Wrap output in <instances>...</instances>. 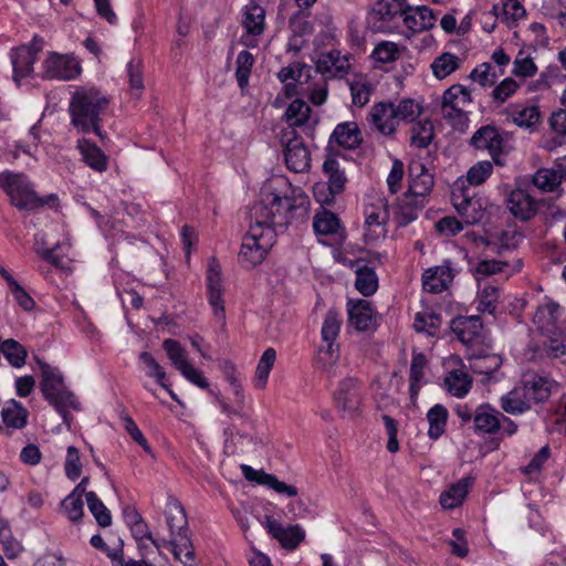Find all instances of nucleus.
<instances>
[{"mask_svg":"<svg viewBox=\"0 0 566 566\" xmlns=\"http://www.w3.org/2000/svg\"><path fill=\"white\" fill-rule=\"evenodd\" d=\"M308 197L301 189L281 196L266 186L260 199L250 209V229L243 238L239 261L247 268L260 264L283 230L296 217L307 213Z\"/></svg>","mask_w":566,"mask_h":566,"instance_id":"f257e3e1","label":"nucleus"},{"mask_svg":"<svg viewBox=\"0 0 566 566\" xmlns=\"http://www.w3.org/2000/svg\"><path fill=\"white\" fill-rule=\"evenodd\" d=\"M109 99L96 88H77L70 102L71 124L81 133L103 137L101 123Z\"/></svg>","mask_w":566,"mask_h":566,"instance_id":"f03ea898","label":"nucleus"},{"mask_svg":"<svg viewBox=\"0 0 566 566\" xmlns=\"http://www.w3.org/2000/svg\"><path fill=\"white\" fill-rule=\"evenodd\" d=\"M41 370L40 388L50 405L62 416L63 422L70 428L72 416L66 410L67 407L75 410L80 409V403L73 392L64 389L63 376L56 368L46 363H39Z\"/></svg>","mask_w":566,"mask_h":566,"instance_id":"7ed1b4c3","label":"nucleus"},{"mask_svg":"<svg viewBox=\"0 0 566 566\" xmlns=\"http://www.w3.org/2000/svg\"><path fill=\"white\" fill-rule=\"evenodd\" d=\"M0 188L3 189L11 203L19 210L30 211L44 205L24 174H14L9 170L0 172Z\"/></svg>","mask_w":566,"mask_h":566,"instance_id":"20e7f679","label":"nucleus"},{"mask_svg":"<svg viewBox=\"0 0 566 566\" xmlns=\"http://www.w3.org/2000/svg\"><path fill=\"white\" fill-rule=\"evenodd\" d=\"M452 205L464 224L472 226L483 220L489 201L486 198L471 195L469 189L459 187L452 191Z\"/></svg>","mask_w":566,"mask_h":566,"instance_id":"39448f33","label":"nucleus"},{"mask_svg":"<svg viewBox=\"0 0 566 566\" xmlns=\"http://www.w3.org/2000/svg\"><path fill=\"white\" fill-rule=\"evenodd\" d=\"M336 408L343 417L354 418L360 413L363 403V385L353 377L343 379L334 392Z\"/></svg>","mask_w":566,"mask_h":566,"instance_id":"423d86ee","label":"nucleus"},{"mask_svg":"<svg viewBox=\"0 0 566 566\" xmlns=\"http://www.w3.org/2000/svg\"><path fill=\"white\" fill-rule=\"evenodd\" d=\"M433 176L420 161L409 165V188L406 193V205L413 203L416 210L422 209L426 197L433 187Z\"/></svg>","mask_w":566,"mask_h":566,"instance_id":"0eeeda50","label":"nucleus"},{"mask_svg":"<svg viewBox=\"0 0 566 566\" xmlns=\"http://www.w3.org/2000/svg\"><path fill=\"white\" fill-rule=\"evenodd\" d=\"M405 2H375L368 12L367 24L373 31L390 32L401 24Z\"/></svg>","mask_w":566,"mask_h":566,"instance_id":"6e6552de","label":"nucleus"},{"mask_svg":"<svg viewBox=\"0 0 566 566\" xmlns=\"http://www.w3.org/2000/svg\"><path fill=\"white\" fill-rule=\"evenodd\" d=\"M323 172L327 178L328 196L321 198V191L324 190V184L314 186V196L323 205H332L335 196L344 191L347 178L345 171L340 168L339 161L333 156H328L323 164Z\"/></svg>","mask_w":566,"mask_h":566,"instance_id":"1a4fd4ad","label":"nucleus"},{"mask_svg":"<svg viewBox=\"0 0 566 566\" xmlns=\"http://www.w3.org/2000/svg\"><path fill=\"white\" fill-rule=\"evenodd\" d=\"M163 348L166 350L175 368L178 369L187 380L202 389L209 387V382L203 377L202 373L187 360L186 350L181 347L179 342L171 338L165 339Z\"/></svg>","mask_w":566,"mask_h":566,"instance_id":"9d476101","label":"nucleus"},{"mask_svg":"<svg viewBox=\"0 0 566 566\" xmlns=\"http://www.w3.org/2000/svg\"><path fill=\"white\" fill-rule=\"evenodd\" d=\"M42 77L45 80L70 81L80 75V63L71 55L50 53L42 66Z\"/></svg>","mask_w":566,"mask_h":566,"instance_id":"9b49d317","label":"nucleus"},{"mask_svg":"<svg viewBox=\"0 0 566 566\" xmlns=\"http://www.w3.org/2000/svg\"><path fill=\"white\" fill-rule=\"evenodd\" d=\"M291 134L292 137L283 139L286 167L294 172L307 171L311 168L310 150L302 137L295 135L294 130Z\"/></svg>","mask_w":566,"mask_h":566,"instance_id":"f8f14e48","label":"nucleus"},{"mask_svg":"<svg viewBox=\"0 0 566 566\" xmlns=\"http://www.w3.org/2000/svg\"><path fill=\"white\" fill-rule=\"evenodd\" d=\"M521 385L525 389L531 405L547 401L553 390L557 387L554 379L538 374H525Z\"/></svg>","mask_w":566,"mask_h":566,"instance_id":"ddd939ff","label":"nucleus"},{"mask_svg":"<svg viewBox=\"0 0 566 566\" xmlns=\"http://www.w3.org/2000/svg\"><path fill=\"white\" fill-rule=\"evenodd\" d=\"M451 329L464 345L480 344L483 340V324L478 315L455 317L452 319Z\"/></svg>","mask_w":566,"mask_h":566,"instance_id":"4468645a","label":"nucleus"},{"mask_svg":"<svg viewBox=\"0 0 566 566\" xmlns=\"http://www.w3.org/2000/svg\"><path fill=\"white\" fill-rule=\"evenodd\" d=\"M264 526L269 534L277 539L284 548L295 549L305 538V533L300 525L284 527L271 516H265Z\"/></svg>","mask_w":566,"mask_h":566,"instance_id":"2eb2a0df","label":"nucleus"},{"mask_svg":"<svg viewBox=\"0 0 566 566\" xmlns=\"http://www.w3.org/2000/svg\"><path fill=\"white\" fill-rule=\"evenodd\" d=\"M503 137L495 126L486 125L479 128L471 137V145L478 149H488L496 164L497 157L503 153Z\"/></svg>","mask_w":566,"mask_h":566,"instance_id":"dca6fc26","label":"nucleus"},{"mask_svg":"<svg viewBox=\"0 0 566 566\" xmlns=\"http://www.w3.org/2000/svg\"><path fill=\"white\" fill-rule=\"evenodd\" d=\"M510 212L522 221H527L537 212V201L524 189L512 190L506 199Z\"/></svg>","mask_w":566,"mask_h":566,"instance_id":"f3484780","label":"nucleus"},{"mask_svg":"<svg viewBox=\"0 0 566 566\" xmlns=\"http://www.w3.org/2000/svg\"><path fill=\"white\" fill-rule=\"evenodd\" d=\"M472 102L471 92L462 85H452L442 95L441 108L446 117H452L453 113L461 116L467 105Z\"/></svg>","mask_w":566,"mask_h":566,"instance_id":"a211bd4d","label":"nucleus"},{"mask_svg":"<svg viewBox=\"0 0 566 566\" xmlns=\"http://www.w3.org/2000/svg\"><path fill=\"white\" fill-rule=\"evenodd\" d=\"M522 240V233L514 229L493 232L480 238V242L485 249L496 254H502L505 251L517 248Z\"/></svg>","mask_w":566,"mask_h":566,"instance_id":"6ab92c4d","label":"nucleus"},{"mask_svg":"<svg viewBox=\"0 0 566 566\" xmlns=\"http://www.w3.org/2000/svg\"><path fill=\"white\" fill-rule=\"evenodd\" d=\"M369 117L374 128L385 136L392 135L399 124L392 108V102L377 103L371 107Z\"/></svg>","mask_w":566,"mask_h":566,"instance_id":"aec40b11","label":"nucleus"},{"mask_svg":"<svg viewBox=\"0 0 566 566\" xmlns=\"http://www.w3.org/2000/svg\"><path fill=\"white\" fill-rule=\"evenodd\" d=\"M501 417L503 413L491 405H480L474 409L473 428L480 433L495 434L501 430Z\"/></svg>","mask_w":566,"mask_h":566,"instance_id":"412c9836","label":"nucleus"},{"mask_svg":"<svg viewBox=\"0 0 566 566\" xmlns=\"http://www.w3.org/2000/svg\"><path fill=\"white\" fill-rule=\"evenodd\" d=\"M434 21L432 11L426 6L403 8L401 24L415 33L432 28Z\"/></svg>","mask_w":566,"mask_h":566,"instance_id":"4be33fe9","label":"nucleus"},{"mask_svg":"<svg viewBox=\"0 0 566 566\" xmlns=\"http://www.w3.org/2000/svg\"><path fill=\"white\" fill-rule=\"evenodd\" d=\"M328 143H335L345 149H356L363 143L361 132L357 123L344 122L336 125Z\"/></svg>","mask_w":566,"mask_h":566,"instance_id":"5701e85b","label":"nucleus"},{"mask_svg":"<svg viewBox=\"0 0 566 566\" xmlns=\"http://www.w3.org/2000/svg\"><path fill=\"white\" fill-rule=\"evenodd\" d=\"M453 270L449 264L428 269L422 276L423 290L430 293H441L453 280Z\"/></svg>","mask_w":566,"mask_h":566,"instance_id":"b1692460","label":"nucleus"},{"mask_svg":"<svg viewBox=\"0 0 566 566\" xmlns=\"http://www.w3.org/2000/svg\"><path fill=\"white\" fill-rule=\"evenodd\" d=\"M469 368L474 374L486 376V380L493 379L492 375L497 371L502 364V357L497 354H472L468 357Z\"/></svg>","mask_w":566,"mask_h":566,"instance_id":"393cba45","label":"nucleus"},{"mask_svg":"<svg viewBox=\"0 0 566 566\" xmlns=\"http://www.w3.org/2000/svg\"><path fill=\"white\" fill-rule=\"evenodd\" d=\"M347 306L349 323L357 331L369 329L373 322V310L370 303L366 300H358L357 302H353L350 300Z\"/></svg>","mask_w":566,"mask_h":566,"instance_id":"a878e982","label":"nucleus"},{"mask_svg":"<svg viewBox=\"0 0 566 566\" xmlns=\"http://www.w3.org/2000/svg\"><path fill=\"white\" fill-rule=\"evenodd\" d=\"M501 408L510 415H522L531 409V402L522 385L501 397Z\"/></svg>","mask_w":566,"mask_h":566,"instance_id":"bb28decb","label":"nucleus"},{"mask_svg":"<svg viewBox=\"0 0 566 566\" xmlns=\"http://www.w3.org/2000/svg\"><path fill=\"white\" fill-rule=\"evenodd\" d=\"M428 360L424 354L413 353L410 370H409V391L410 399L415 403L421 387L424 385V368L427 367Z\"/></svg>","mask_w":566,"mask_h":566,"instance_id":"cd10ccee","label":"nucleus"},{"mask_svg":"<svg viewBox=\"0 0 566 566\" xmlns=\"http://www.w3.org/2000/svg\"><path fill=\"white\" fill-rule=\"evenodd\" d=\"M77 148L88 167L98 172H103L107 169V157L94 143L82 138L77 142Z\"/></svg>","mask_w":566,"mask_h":566,"instance_id":"c85d7f7f","label":"nucleus"},{"mask_svg":"<svg viewBox=\"0 0 566 566\" xmlns=\"http://www.w3.org/2000/svg\"><path fill=\"white\" fill-rule=\"evenodd\" d=\"M13 66V80L19 83L21 78L29 76L33 72L35 57L28 48H17L11 53Z\"/></svg>","mask_w":566,"mask_h":566,"instance_id":"c756f323","label":"nucleus"},{"mask_svg":"<svg viewBox=\"0 0 566 566\" xmlns=\"http://www.w3.org/2000/svg\"><path fill=\"white\" fill-rule=\"evenodd\" d=\"M166 518L171 535L187 533L188 521L185 509L174 496L168 497Z\"/></svg>","mask_w":566,"mask_h":566,"instance_id":"7c9ffc66","label":"nucleus"},{"mask_svg":"<svg viewBox=\"0 0 566 566\" xmlns=\"http://www.w3.org/2000/svg\"><path fill=\"white\" fill-rule=\"evenodd\" d=\"M242 24L251 35H260L264 31L265 9L258 2L244 7Z\"/></svg>","mask_w":566,"mask_h":566,"instance_id":"2f4dec72","label":"nucleus"},{"mask_svg":"<svg viewBox=\"0 0 566 566\" xmlns=\"http://www.w3.org/2000/svg\"><path fill=\"white\" fill-rule=\"evenodd\" d=\"M471 483L472 480L470 478H462L457 483L452 484L448 490L441 493V506L448 510L458 507L468 495Z\"/></svg>","mask_w":566,"mask_h":566,"instance_id":"473e14b6","label":"nucleus"},{"mask_svg":"<svg viewBox=\"0 0 566 566\" xmlns=\"http://www.w3.org/2000/svg\"><path fill=\"white\" fill-rule=\"evenodd\" d=\"M507 115L518 127L531 128L539 122V111L534 105H511L507 108Z\"/></svg>","mask_w":566,"mask_h":566,"instance_id":"72a5a7b5","label":"nucleus"},{"mask_svg":"<svg viewBox=\"0 0 566 566\" xmlns=\"http://www.w3.org/2000/svg\"><path fill=\"white\" fill-rule=\"evenodd\" d=\"M533 185L542 192H556L557 196L562 195V180L560 176L552 168H539L532 177Z\"/></svg>","mask_w":566,"mask_h":566,"instance_id":"f704fd0d","label":"nucleus"},{"mask_svg":"<svg viewBox=\"0 0 566 566\" xmlns=\"http://www.w3.org/2000/svg\"><path fill=\"white\" fill-rule=\"evenodd\" d=\"M28 410L17 400H10L1 411V417L7 427L22 429L28 422Z\"/></svg>","mask_w":566,"mask_h":566,"instance_id":"c9c22d12","label":"nucleus"},{"mask_svg":"<svg viewBox=\"0 0 566 566\" xmlns=\"http://www.w3.org/2000/svg\"><path fill=\"white\" fill-rule=\"evenodd\" d=\"M448 418L449 412L443 405L437 403L429 409L427 420L429 422L428 436L430 439L438 440L444 433Z\"/></svg>","mask_w":566,"mask_h":566,"instance_id":"e433bc0d","label":"nucleus"},{"mask_svg":"<svg viewBox=\"0 0 566 566\" xmlns=\"http://www.w3.org/2000/svg\"><path fill=\"white\" fill-rule=\"evenodd\" d=\"M312 109L303 99H294L286 108L284 118L290 127H302L307 124Z\"/></svg>","mask_w":566,"mask_h":566,"instance_id":"4c0bfd02","label":"nucleus"},{"mask_svg":"<svg viewBox=\"0 0 566 566\" xmlns=\"http://www.w3.org/2000/svg\"><path fill=\"white\" fill-rule=\"evenodd\" d=\"M460 65V57L452 53L444 52L433 60L431 63V70L437 78L442 80L457 71Z\"/></svg>","mask_w":566,"mask_h":566,"instance_id":"58836bf2","label":"nucleus"},{"mask_svg":"<svg viewBox=\"0 0 566 566\" xmlns=\"http://www.w3.org/2000/svg\"><path fill=\"white\" fill-rule=\"evenodd\" d=\"M313 228L318 235L334 234L339 229V219L335 213L322 209L314 217Z\"/></svg>","mask_w":566,"mask_h":566,"instance_id":"ea45409f","label":"nucleus"},{"mask_svg":"<svg viewBox=\"0 0 566 566\" xmlns=\"http://www.w3.org/2000/svg\"><path fill=\"white\" fill-rule=\"evenodd\" d=\"M355 286L364 296L373 295L378 289V277L374 269L367 265L358 268Z\"/></svg>","mask_w":566,"mask_h":566,"instance_id":"a19ab883","label":"nucleus"},{"mask_svg":"<svg viewBox=\"0 0 566 566\" xmlns=\"http://www.w3.org/2000/svg\"><path fill=\"white\" fill-rule=\"evenodd\" d=\"M434 137L433 124L431 120L417 122L411 127L410 144L418 148L428 147Z\"/></svg>","mask_w":566,"mask_h":566,"instance_id":"79ce46f5","label":"nucleus"},{"mask_svg":"<svg viewBox=\"0 0 566 566\" xmlns=\"http://www.w3.org/2000/svg\"><path fill=\"white\" fill-rule=\"evenodd\" d=\"M448 390L455 397H464L472 385L471 378L461 370H452L444 379Z\"/></svg>","mask_w":566,"mask_h":566,"instance_id":"37998d69","label":"nucleus"},{"mask_svg":"<svg viewBox=\"0 0 566 566\" xmlns=\"http://www.w3.org/2000/svg\"><path fill=\"white\" fill-rule=\"evenodd\" d=\"M86 503L90 512L93 514L99 526L107 527L112 524V516L109 510L98 499L95 492L90 491L86 494Z\"/></svg>","mask_w":566,"mask_h":566,"instance_id":"c03bdc74","label":"nucleus"},{"mask_svg":"<svg viewBox=\"0 0 566 566\" xmlns=\"http://www.w3.org/2000/svg\"><path fill=\"white\" fill-rule=\"evenodd\" d=\"M1 353L13 367L19 368L25 364V348L12 338L2 342Z\"/></svg>","mask_w":566,"mask_h":566,"instance_id":"a18cd8bd","label":"nucleus"},{"mask_svg":"<svg viewBox=\"0 0 566 566\" xmlns=\"http://www.w3.org/2000/svg\"><path fill=\"white\" fill-rule=\"evenodd\" d=\"M276 353L273 348H268L262 354L255 370V387L264 388L269 379L271 369L273 368Z\"/></svg>","mask_w":566,"mask_h":566,"instance_id":"49530a36","label":"nucleus"},{"mask_svg":"<svg viewBox=\"0 0 566 566\" xmlns=\"http://www.w3.org/2000/svg\"><path fill=\"white\" fill-rule=\"evenodd\" d=\"M235 63V77L238 85L241 88H244L249 83L251 70L254 64V57L249 51L243 50L238 54Z\"/></svg>","mask_w":566,"mask_h":566,"instance_id":"de8ad7c7","label":"nucleus"},{"mask_svg":"<svg viewBox=\"0 0 566 566\" xmlns=\"http://www.w3.org/2000/svg\"><path fill=\"white\" fill-rule=\"evenodd\" d=\"M398 122H415L420 115L421 107L411 98H402L397 105L392 103Z\"/></svg>","mask_w":566,"mask_h":566,"instance_id":"09e8293b","label":"nucleus"},{"mask_svg":"<svg viewBox=\"0 0 566 566\" xmlns=\"http://www.w3.org/2000/svg\"><path fill=\"white\" fill-rule=\"evenodd\" d=\"M413 326L417 332H426L433 336L441 326V316L433 312L417 313Z\"/></svg>","mask_w":566,"mask_h":566,"instance_id":"8fccbe9b","label":"nucleus"},{"mask_svg":"<svg viewBox=\"0 0 566 566\" xmlns=\"http://www.w3.org/2000/svg\"><path fill=\"white\" fill-rule=\"evenodd\" d=\"M172 554L175 558H180L181 555L188 560L195 559V551L188 533H177L171 535Z\"/></svg>","mask_w":566,"mask_h":566,"instance_id":"3c124183","label":"nucleus"},{"mask_svg":"<svg viewBox=\"0 0 566 566\" xmlns=\"http://www.w3.org/2000/svg\"><path fill=\"white\" fill-rule=\"evenodd\" d=\"M342 319L338 313L329 311L324 319L322 326V339L323 342H335L339 335Z\"/></svg>","mask_w":566,"mask_h":566,"instance_id":"603ef678","label":"nucleus"},{"mask_svg":"<svg viewBox=\"0 0 566 566\" xmlns=\"http://www.w3.org/2000/svg\"><path fill=\"white\" fill-rule=\"evenodd\" d=\"M493 165L489 160L479 161L467 172V180L472 186L482 185L492 174Z\"/></svg>","mask_w":566,"mask_h":566,"instance_id":"864d4df0","label":"nucleus"},{"mask_svg":"<svg viewBox=\"0 0 566 566\" xmlns=\"http://www.w3.org/2000/svg\"><path fill=\"white\" fill-rule=\"evenodd\" d=\"M371 56L381 63H390L399 57V48L396 43L382 41L376 45Z\"/></svg>","mask_w":566,"mask_h":566,"instance_id":"5fc2aeb1","label":"nucleus"},{"mask_svg":"<svg viewBox=\"0 0 566 566\" xmlns=\"http://www.w3.org/2000/svg\"><path fill=\"white\" fill-rule=\"evenodd\" d=\"M493 67L490 63H482L476 66L470 74V77L478 82L482 86H492L495 84V81L499 74L493 71ZM503 74V70L500 71V75Z\"/></svg>","mask_w":566,"mask_h":566,"instance_id":"6e6d98bb","label":"nucleus"},{"mask_svg":"<svg viewBox=\"0 0 566 566\" xmlns=\"http://www.w3.org/2000/svg\"><path fill=\"white\" fill-rule=\"evenodd\" d=\"M139 359L147 368V376L156 378L157 382L163 388H167V384L165 382L166 373L157 363V360L153 357V355L148 352H143L139 355Z\"/></svg>","mask_w":566,"mask_h":566,"instance_id":"4d7b16f0","label":"nucleus"},{"mask_svg":"<svg viewBox=\"0 0 566 566\" xmlns=\"http://www.w3.org/2000/svg\"><path fill=\"white\" fill-rule=\"evenodd\" d=\"M83 497L74 496L69 494L61 503L63 512L66 514L70 521L77 522L83 516Z\"/></svg>","mask_w":566,"mask_h":566,"instance_id":"13d9d810","label":"nucleus"},{"mask_svg":"<svg viewBox=\"0 0 566 566\" xmlns=\"http://www.w3.org/2000/svg\"><path fill=\"white\" fill-rule=\"evenodd\" d=\"M499 298V290L493 285H486L483 287L480 294L478 310L480 312H486L493 314L496 310Z\"/></svg>","mask_w":566,"mask_h":566,"instance_id":"bf43d9fd","label":"nucleus"},{"mask_svg":"<svg viewBox=\"0 0 566 566\" xmlns=\"http://www.w3.org/2000/svg\"><path fill=\"white\" fill-rule=\"evenodd\" d=\"M513 64V73L516 76L531 77L537 72V66L535 65L533 59L525 55L523 50L517 53Z\"/></svg>","mask_w":566,"mask_h":566,"instance_id":"052dcab7","label":"nucleus"},{"mask_svg":"<svg viewBox=\"0 0 566 566\" xmlns=\"http://www.w3.org/2000/svg\"><path fill=\"white\" fill-rule=\"evenodd\" d=\"M65 473L71 480H76L82 472V463L80 459V452L77 448L71 446L67 448V454L65 459Z\"/></svg>","mask_w":566,"mask_h":566,"instance_id":"680f3d73","label":"nucleus"},{"mask_svg":"<svg viewBox=\"0 0 566 566\" xmlns=\"http://www.w3.org/2000/svg\"><path fill=\"white\" fill-rule=\"evenodd\" d=\"M207 290L208 292L223 291L221 268L216 259H211L207 272Z\"/></svg>","mask_w":566,"mask_h":566,"instance_id":"e2e57ef3","label":"nucleus"},{"mask_svg":"<svg viewBox=\"0 0 566 566\" xmlns=\"http://www.w3.org/2000/svg\"><path fill=\"white\" fill-rule=\"evenodd\" d=\"M127 75L130 88L142 91L144 88L143 65L139 59H133L127 64Z\"/></svg>","mask_w":566,"mask_h":566,"instance_id":"0e129e2a","label":"nucleus"},{"mask_svg":"<svg viewBox=\"0 0 566 566\" xmlns=\"http://www.w3.org/2000/svg\"><path fill=\"white\" fill-rule=\"evenodd\" d=\"M518 84L512 77L504 78L492 92L493 98L499 103H504L512 94L516 92Z\"/></svg>","mask_w":566,"mask_h":566,"instance_id":"69168bd1","label":"nucleus"},{"mask_svg":"<svg viewBox=\"0 0 566 566\" xmlns=\"http://www.w3.org/2000/svg\"><path fill=\"white\" fill-rule=\"evenodd\" d=\"M337 62L338 59L334 56L333 52L324 54L318 59L316 63V70L323 75L335 76L336 72L343 70V66L337 65Z\"/></svg>","mask_w":566,"mask_h":566,"instance_id":"338daca9","label":"nucleus"},{"mask_svg":"<svg viewBox=\"0 0 566 566\" xmlns=\"http://www.w3.org/2000/svg\"><path fill=\"white\" fill-rule=\"evenodd\" d=\"M463 220H458L455 217H444L440 219L436 228L440 233L447 235H455L463 230Z\"/></svg>","mask_w":566,"mask_h":566,"instance_id":"774afa93","label":"nucleus"}]
</instances>
